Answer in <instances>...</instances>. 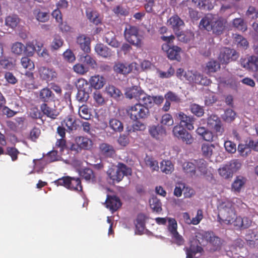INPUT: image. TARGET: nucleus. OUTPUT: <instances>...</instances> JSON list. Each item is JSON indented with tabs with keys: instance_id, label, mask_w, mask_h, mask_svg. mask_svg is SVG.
Segmentation results:
<instances>
[{
	"instance_id": "obj_56",
	"label": "nucleus",
	"mask_w": 258,
	"mask_h": 258,
	"mask_svg": "<svg viewBox=\"0 0 258 258\" xmlns=\"http://www.w3.org/2000/svg\"><path fill=\"white\" fill-rule=\"evenodd\" d=\"M12 51L17 55H21L24 52L25 45L19 42L14 43L12 46Z\"/></svg>"
},
{
	"instance_id": "obj_12",
	"label": "nucleus",
	"mask_w": 258,
	"mask_h": 258,
	"mask_svg": "<svg viewBox=\"0 0 258 258\" xmlns=\"http://www.w3.org/2000/svg\"><path fill=\"white\" fill-rule=\"evenodd\" d=\"M207 125L210 128L213 130L217 135L221 136L224 132L222 121L217 115L211 114L208 117Z\"/></svg>"
},
{
	"instance_id": "obj_29",
	"label": "nucleus",
	"mask_w": 258,
	"mask_h": 258,
	"mask_svg": "<svg viewBox=\"0 0 258 258\" xmlns=\"http://www.w3.org/2000/svg\"><path fill=\"white\" fill-rule=\"evenodd\" d=\"M167 23L171 26L174 31H179L180 27L184 25V22L177 15H174L170 17Z\"/></svg>"
},
{
	"instance_id": "obj_64",
	"label": "nucleus",
	"mask_w": 258,
	"mask_h": 258,
	"mask_svg": "<svg viewBox=\"0 0 258 258\" xmlns=\"http://www.w3.org/2000/svg\"><path fill=\"white\" fill-rule=\"evenodd\" d=\"M179 140H181L183 143L186 145H191L194 141V138L192 135L186 131L184 133V135H181L178 138Z\"/></svg>"
},
{
	"instance_id": "obj_32",
	"label": "nucleus",
	"mask_w": 258,
	"mask_h": 258,
	"mask_svg": "<svg viewBox=\"0 0 258 258\" xmlns=\"http://www.w3.org/2000/svg\"><path fill=\"white\" fill-rule=\"evenodd\" d=\"M69 184V190L78 192L83 191V185L80 178L70 176Z\"/></svg>"
},
{
	"instance_id": "obj_14",
	"label": "nucleus",
	"mask_w": 258,
	"mask_h": 258,
	"mask_svg": "<svg viewBox=\"0 0 258 258\" xmlns=\"http://www.w3.org/2000/svg\"><path fill=\"white\" fill-rule=\"evenodd\" d=\"M180 120V124L184 125L188 130L191 131L194 129V123L195 118L192 116H187L182 112H179L176 115Z\"/></svg>"
},
{
	"instance_id": "obj_50",
	"label": "nucleus",
	"mask_w": 258,
	"mask_h": 258,
	"mask_svg": "<svg viewBox=\"0 0 258 258\" xmlns=\"http://www.w3.org/2000/svg\"><path fill=\"white\" fill-rule=\"evenodd\" d=\"M79 114L82 118L86 120L90 119L91 116L88 106L84 104L80 106L79 109Z\"/></svg>"
},
{
	"instance_id": "obj_59",
	"label": "nucleus",
	"mask_w": 258,
	"mask_h": 258,
	"mask_svg": "<svg viewBox=\"0 0 258 258\" xmlns=\"http://www.w3.org/2000/svg\"><path fill=\"white\" fill-rule=\"evenodd\" d=\"M245 16L248 19L255 20L258 18V10L253 6H249L245 13Z\"/></svg>"
},
{
	"instance_id": "obj_62",
	"label": "nucleus",
	"mask_w": 258,
	"mask_h": 258,
	"mask_svg": "<svg viewBox=\"0 0 258 258\" xmlns=\"http://www.w3.org/2000/svg\"><path fill=\"white\" fill-rule=\"evenodd\" d=\"M197 3L199 7L202 10H211L214 7L210 0H199Z\"/></svg>"
},
{
	"instance_id": "obj_49",
	"label": "nucleus",
	"mask_w": 258,
	"mask_h": 258,
	"mask_svg": "<svg viewBox=\"0 0 258 258\" xmlns=\"http://www.w3.org/2000/svg\"><path fill=\"white\" fill-rule=\"evenodd\" d=\"M34 14L39 22H45L49 20V16L47 12H42L40 10H35L34 11Z\"/></svg>"
},
{
	"instance_id": "obj_53",
	"label": "nucleus",
	"mask_w": 258,
	"mask_h": 258,
	"mask_svg": "<svg viewBox=\"0 0 258 258\" xmlns=\"http://www.w3.org/2000/svg\"><path fill=\"white\" fill-rule=\"evenodd\" d=\"M78 90L88 91L90 89V85L88 81L83 78L79 79L76 83Z\"/></svg>"
},
{
	"instance_id": "obj_27",
	"label": "nucleus",
	"mask_w": 258,
	"mask_h": 258,
	"mask_svg": "<svg viewBox=\"0 0 258 258\" xmlns=\"http://www.w3.org/2000/svg\"><path fill=\"white\" fill-rule=\"evenodd\" d=\"M89 82L92 87L95 89H100L105 85V80L103 77L97 75L91 77Z\"/></svg>"
},
{
	"instance_id": "obj_3",
	"label": "nucleus",
	"mask_w": 258,
	"mask_h": 258,
	"mask_svg": "<svg viewBox=\"0 0 258 258\" xmlns=\"http://www.w3.org/2000/svg\"><path fill=\"white\" fill-rule=\"evenodd\" d=\"M196 237L201 245L209 243L211 246V249L213 251L219 250L221 248V239L216 236L213 232L201 231L196 233Z\"/></svg>"
},
{
	"instance_id": "obj_19",
	"label": "nucleus",
	"mask_w": 258,
	"mask_h": 258,
	"mask_svg": "<svg viewBox=\"0 0 258 258\" xmlns=\"http://www.w3.org/2000/svg\"><path fill=\"white\" fill-rule=\"evenodd\" d=\"M39 74L40 78L46 81H51L56 77V73L53 69L45 67L39 69Z\"/></svg>"
},
{
	"instance_id": "obj_43",
	"label": "nucleus",
	"mask_w": 258,
	"mask_h": 258,
	"mask_svg": "<svg viewBox=\"0 0 258 258\" xmlns=\"http://www.w3.org/2000/svg\"><path fill=\"white\" fill-rule=\"evenodd\" d=\"M234 41L237 47L243 49H246L248 47V42L242 35L236 34L234 37Z\"/></svg>"
},
{
	"instance_id": "obj_18",
	"label": "nucleus",
	"mask_w": 258,
	"mask_h": 258,
	"mask_svg": "<svg viewBox=\"0 0 258 258\" xmlns=\"http://www.w3.org/2000/svg\"><path fill=\"white\" fill-rule=\"evenodd\" d=\"M61 124L67 127V131L69 133L77 130L79 126L78 121L72 115H68L61 121Z\"/></svg>"
},
{
	"instance_id": "obj_7",
	"label": "nucleus",
	"mask_w": 258,
	"mask_h": 258,
	"mask_svg": "<svg viewBox=\"0 0 258 258\" xmlns=\"http://www.w3.org/2000/svg\"><path fill=\"white\" fill-rule=\"evenodd\" d=\"M167 230L171 236L173 240L172 243L178 246L183 245L184 239L177 231V223L176 220L174 218L169 217L167 218Z\"/></svg>"
},
{
	"instance_id": "obj_16",
	"label": "nucleus",
	"mask_w": 258,
	"mask_h": 258,
	"mask_svg": "<svg viewBox=\"0 0 258 258\" xmlns=\"http://www.w3.org/2000/svg\"><path fill=\"white\" fill-rule=\"evenodd\" d=\"M79 174L87 182L95 183L97 181L96 176L92 169L86 167L79 170Z\"/></svg>"
},
{
	"instance_id": "obj_11",
	"label": "nucleus",
	"mask_w": 258,
	"mask_h": 258,
	"mask_svg": "<svg viewBox=\"0 0 258 258\" xmlns=\"http://www.w3.org/2000/svg\"><path fill=\"white\" fill-rule=\"evenodd\" d=\"M75 142L76 144L72 145L71 150L77 152H79L82 150H90L93 146L92 141L88 138L78 137L76 138Z\"/></svg>"
},
{
	"instance_id": "obj_28",
	"label": "nucleus",
	"mask_w": 258,
	"mask_h": 258,
	"mask_svg": "<svg viewBox=\"0 0 258 258\" xmlns=\"http://www.w3.org/2000/svg\"><path fill=\"white\" fill-rule=\"evenodd\" d=\"M143 92L144 91L140 87L135 86L128 88L125 92V95L127 98H135L138 100L141 93Z\"/></svg>"
},
{
	"instance_id": "obj_44",
	"label": "nucleus",
	"mask_w": 258,
	"mask_h": 258,
	"mask_svg": "<svg viewBox=\"0 0 258 258\" xmlns=\"http://www.w3.org/2000/svg\"><path fill=\"white\" fill-rule=\"evenodd\" d=\"M19 23V18L17 15L7 16L5 19V24L12 28H15Z\"/></svg>"
},
{
	"instance_id": "obj_17",
	"label": "nucleus",
	"mask_w": 258,
	"mask_h": 258,
	"mask_svg": "<svg viewBox=\"0 0 258 258\" xmlns=\"http://www.w3.org/2000/svg\"><path fill=\"white\" fill-rule=\"evenodd\" d=\"M105 203L106 207L112 212L117 211L121 206L120 199L116 196L107 195Z\"/></svg>"
},
{
	"instance_id": "obj_58",
	"label": "nucleus",
	"mask_w": 258,
	"mask_h": 258,
	"mask_svg": "<svg viewBox=\"0 0 258 258\" xmlns=\"http://www.w3.org/2000/svg\"><path fill=\"white\" fill-rule=\"evenodd\" d=\"M76 99L80 103H84L88 101L89 94L88 91L78 90Z\"/></svg>"
},
{
	"instance_id": "obj_23",
	"label": "nucleus",
	"mask_w": 258,
	"mask_h": 258,
	"mask_svg": "<svg viewBox=\"0 0 258 258\" xmlns=\"http://www.w3.org/2000/svg\"><path fill=\"white\" fill-rule=\"evenodd\" d=\"M100 154L105 157L113 158L115 155L114 147L107 143H103L99 147Z\"/></svg>"
},
{
	"instance_id": "obj_33",
	"label": "nucleus",
	"mask_w": 258,
	"mask_h": 258,
	"mask_svg": "<svg viewBox=\"0 0 258 258\" xmlns=\"http://www.w3.org/2000/svg\"><path fill=\"white\" fill-rule=\"evenodd\" d=\"M86 16L90 22L95 25L101 23V19L99 18V14L91 9H87L86 10Z\"/></svg>"
},
{
	"instance_id": "obj_51",
	"label": "nucleus",
	"mask_w": 258,
	"mask_h": 258,
	"mask_svg": "<svg viewBox=\"0 0 258 258\" xmlns=\"http://www.w3.org/2000/svg\"><path fill=\"white\" fill-rule=\"evenodd\" d=\"M233 25L234 27L243 32L247 30V25L244 20L242 18H235L233 20Z\"/></svg>"
},
{
	"instance_id": "obj_5",
	"label": "nucleus",
	"mask_w": 258,
	"mask_h": 258,
	"mask_svg": "<svg viewBox=\"0 0 258 258\" xmlns=\"http://www.w3.org/2000/svg\"><path fill=\"white\" fill-rule=\"evenodd\" d=\"M126 40L131 44L137 47L143 45V36L139 34V29L137 26L126 25L124 31Z\"/></svg>"
},
{
	"instance_id": "obj_2",
	"label": "nucleus",
	"mask_w": 258,
	"mask_h": 258,
	"mask_svg": "<svg viewBox=\"0 0 258 258\" xmlns=\"http://www.w3.org/2000/svg\"><path fill=\"white\" fill-rule=\"evenodd\" d=\"M218 221L220 224L230 225L236 217L234 203L229 200L222 201L218 206Z\"/></svg>"
},
{
	"instance_id": "obj_25",
	"label": "nucleus",
	"mask_w": 258,
	"mask_h": 258,
	"mask_svg": "<svg viewBox=\"0 0 258 258\" xmlns=\"http://www.w3.org/2000/svg\"><path fill=\"white\" fill-rule=\"evenodd\" d=\"M95 51L98 55L104 58L110 57L113 53L111 49L102 43H97L95 45Z\"/></svg>"
},
{
	"instance_id": "obj_54",
	"label": "nucleus",
	"mask_w": 258,
	"mask_h": 258,
	"mask_svg": "<svg viewBox=\"0 0 258 258\" xmlns=\"http://www.w3.org/2000/svg\"><path fill=\"white\" fill-rule=\"evenodd\" d=\"M21 63L23 67L32 71L34 69L35 65L33 61L28 57H23L21 59Z\"/></svg>"
},
{
	"instance_id": "obj_39",
	"label": "nucleus",
	"mask_w": 258,
	"mask_h": 258,
	"mask_svg": "<svg viewBox=\"0 0 258 258\" xmlns=\"http://www.w3.org/2000/svg\"><path fill=\"white\" fill-rule=\"evenodd\" d=\"M105 89L107 93L115 99H118L122 95L120 90L113 85H109L106 87Z\"/></svg>"
},
{
	"instance_id": "obj_8",
	"label": "nucleus",
	"mask_w": 258,
	"mask_h": 258,
	"mask_svg": "<svg viewBox=\"0 0 258 258\" xmlns=\"http://www.w3.org/2000/svg\"><path fill=\"white\" fill-rule=\"evenodd\" d=\"M132 170L123 163L118 164L116 171L112 170L108 173V176L113 182H119L124 176L131 175Z\"/></svg>"
},
{
	"instance_id": "obj_40",
	"label": "nucleus",
	"mask_w": 258,
	"mask_h": 258,
	"mask_svg": "<svg viewBox=\"0 0 258 258\" xmlns=\"http://www.w3.org/2000/svg\"><path fill=\"white\" fill-rule=\"evenodd\" d=\"M104 40L112 47L117 48L120 46V43L116 39L113 32H107L104 36Z\"/></svg>"
},
{
	"instance_id": "obj_35",
	"label": "nucleus",
	"mask_w": 258,
	"mask_h": 258,
	"mask_svg": "<svg viewBox=\"0 0 258 258\" xmlns=\"http://www.w3.org/2000/svg\"><path fill=\"white\" fill-rule=\"evenodd\" d=\"M246 181V178L242 176H237L232 184V189L239 192Z\"/></svg>"
},
{
	"instance_id": "obj_31",
	"label": "nucleus",
	"mask_w": 258,
	"mask_h": 258,
	"mask_svg": "<svg viewBox=\"0 0 258 258\" xmlns=\"http://www.w3.org/2000/svg\"><path fill=\"white\" fill-rule=\"evenodd\" d=\"M184 172L189 176L193 177L196 174V164L195 160L192 161L185 162L182 165Z\"/></svg>"
},
{
	"instance_id": "obj_45",
	"label": "nucleus",
	"mask_w": 258,
	"mask_h": 258,
	"mask_svg": "<svg viewBox=\"0 0 258 258\" xmlns=\"http://www.w3.org/2000/svg\"><path fill=\"white\" fill-rule=\"evenodd\" d=\"M137 101L138 103H141L142 105H144L148 107L149 106H151L152 104L153 98L144 91L141 93Z\"/></svg>"
},
{
	"instance_id": "obj_57",
	"label": "nucleus",
	"mask_w": 258,
	"mask_h": 258,
	"mask_svg": "<svg viewBox=\"0 0 258 258\" xmlns=\"http://www.w3.org/2000/svg\"><path fill=\"white\" fill-rule=\"evenodd\" d=\"M145 163L146 165L150 167L152 171H158L159 170L158 162L153 158H147L145 159Z\"/></svg>"
},
{
	"instance_id": "obj_37",
	"label": "nucleus",
	"mask_w": 258,
	"mask_h": 258,
	"mask_svg": "<svg viewBox=\"0 0 258 258\" xmlns=\"http://www.w3.org/2000/svg\"><path fill=\"white\" fill-rule=\"evenodd\" d=\"M243 67L252 71H257L258 56L255 55L250 56L246 63Z\"/></svg>"
},
{
	"instance_id": "obj_6",
	"label": "nucleus",
	"mask_w": 258,
	"mask_h": 258,
	"mask_svg": "<svg viewBox=\"0 0 258 258\" xmlns=\"http://www.w3.org/2000/svg\"><path fill=\"white\" fill-rule=\"evenodd\" d=\"M240 167L241 163L237 160H233L220 167L218 173L222 178L228 179L232 178Z\"/></svg>"
},
{
	"instance_id": "obj_36",
	"label": "nucleus",
	"mask_w": 258,
	"mask_h": 258,
	"mask_svg": "<svg viewBox=\"0 0 258 258\" xmlns=\"http://www.w3.org/2000/svg\"><path fill=\"white\" fill-rule=\"evenodd\" d=\"M160 170L161 172L166 174H171L174 169V165L170 160H163L160 163Z\"/></svg>"
},
{
	"instance_id": "obj_61",
	"label": "nucleus",
	"mask_w": 258,
	"mask_h": 258,
	"mask_svg": "<svg viewBox=\"0 0 258 258\" xmlns=\"http://www.w3.org/2000/svg\"><path fill=\"white\" fill-rule=\"evenodd\" d=\"M166 100H169L170 102H174L175 103H179L181 102L180 97L175 93L169 91L167 92L164 96Z\"/></svg>"
},
{
	"instance_id": "obj_10",
	"label": "nucleus",
	"mask_w": 258,
	"mask_h": 258,
	"mask_svg": "<svg viewBox=\"0 0 258 258\" xmlns=\"http://www.w3.org/2000/svg\"><path fill=\"white\" fill-rule=\"evenodd\" d=\"M238 57V54L236 50L225 47L220 49L218 60L222 64H227L231 61L236 60Z\"/></svg>"
},
{
	"instance_id": "obj_15",
	"label": "nucleus",
	"mask_w": 258,
	"mask_h": 258,
	"mask_svg": "<svg viewBox=\"0 0 258 258\" xmlns=\"http://www.w3.org/2000/svg\"><path fill=\"white\" fill-rule=\"evenodd\" d=\"M233 224L236 229L242 230L248 228L251 224V221L247 217L237 216L232 220L231 224Z\"/></svg>"
},
{
	"instance_id": "obj_46",
	"label": "nucleus",
	"mask_w": 258,
	"mask_h": 258,
	"mask_svg": "<svg viewBox=\"0 0 258 258\" xmlns=\"http://www.w3.org/2000/svg\"><path fill=\"white\" fill-rule=\"evenodd\" d=\"M149 203L150 207L153 211L158 213L162 211V204L156 197L152 198L149 200Z\"/></svg>"
},
{
	"instance_id": "obj_13",
	"label": "nucleus",
	"mask_w": 258,
	"mask_h": 258,
	"mask_svg": "<svg viewBox=\"0 0 258 258\" xmlns=\"http://www.w3.org/2000/svg\"><path fill=\"white\" fill-rule=\"evenodd\" d=\"M185 79L190 82L195 83L203 85H208L210 83V80L207 77H204L203 75L198 72L193 73L188 71L184 73Z\"/></svg>"
},
{
	"instance_id": "obj_24",
	"label": "nucleus",
	"mask_w": 258,
	"mask_h": 258,
	"mask_svg": "<svg viewBox=\"0 0 258 258\" xmlns=\"http://www.w3.org/2000/svg\"><path fill=\"white\" fill-rule=\"evenodd\" d=\"M77 43L84 52H90V39L89 37L85 35H80L77 38Z\"/></svg>"
},
{
	"instance_id": "obj_63",
	"label": "nucleus",
	"mask_w": 258,
	"mask_h": 258,
	"mask_svg": "<svg viewBox=\"0 0 258 258\" xmlns=\"http://www.w3.org/2000/svg\"><path fill=\"white\" fill-rule=\"evenodd\" d=\"M196 164V169H198L199 171L203 174L207 172V165L205 160L202 159L195 160Z\"/></svg>"
},
{
	"instance_id": "obj_48",
	"label": "nucleus",
	"mask_w": 258,
	"mask_h": 258,
	"mask_svg": "<svg viewBox=\"0 0 258 258\" xmlns=\"http://www.w3.org/2000/svg\"><path fill=\"white\" fill-rule=\"evenodd\" d=\"M189 109L191 113L197 117H202L204 114L203 107L197 104H191L190 105Z\"/></svg>"
},
{
	"instance_id": "obj_30",
	"label": "nucleus",
	"mask_w": 258,
	"mask_h": 258,
	"mask_svg": "<svg viewBox=\"0 0 258 258\" xmlns=\"http://www.w3.org/2000/svg\"><path fill=\"white\" fill-rule=\"evenodd\" d=\"M244 238L250 246H254L258 241V231L256 229H249L246 231Z\"/></svg>"
},
{
	"instance_id": "obj_26",
	"label": "nucleus",
	"mask_w": 258,
	"mask_h": 258,
	"mask_svg": "<svg viewBox=\"0 0 258 258\" xmlns=\"http://www.w3.org/2000/svg\"><path fill=\"white\" fill-rule=\"evenodd\" d=\"M40 109L44 115L52 119L56 118L59 114L56 109L49 107L45 103L41 105Z\"/></svg>"
},
{
	"instance_id": "obj_34",
	"label": "nucleus",
	"mask_w": 258,
	"mask_h": 258,
	"mask_svg": "<svg viewBox=\"0 0 258 258\" xmlns=\"http://www.w3.org/2000/svg\"><path fill=\"white\" fill-rule=\"evenodd\" d=\"M54 98V95L50 89L45 87L42 89L39 92V98L44 102H48Z\"/></svg>"
},
{
	"instance_id": "obj_1",
	"label": "nucleus",
	"mask_w": 258,
	"mask_h": 258,
	"mask_svg": "<svg viewBox=\"0 0 258 258\" xmlns=\"http://www.w3.org/2000/svg\"><path fill=\"white\" fill-rule=\"evenodd\" d=\"M227 24V20L222 17L207 14L201 20L199 27L202 30L212 31L213 34L220 35L223 33Z\"/></svg>"
},
{
	"instance_id": "obj_21",
	"label": "nucleus",
	"mask_w": 258,
	"mask_h": 258,
	"mask_svg": "<svg viewBox=\"0 0 258 258\" xmlns=\"http://www.w3.org/2000/svg\"><path fill=\"white\" fill-rule=\"evenodd\" d=\"M151 136L158 140H162L166 135V130L162 125H153L149 130Z\"/></svg>"
},
{
	"instance_id": "obj_38",
	"label": "nucleus",
	"mask_w": 258,
	"mask_h": 258,
	"mask_svg": "<svg viewBox=\"0 0 258 258\" xmlns=\"http://www.w3.org/2000/svg\"><path fill=\"white\" fill-rule=\"evenodd\" d=\"M215 147V145L212 144H203L201 147V151L203 156L207 158H210L213 153V150Z\"/></svg>"
},
{
	"instance_id": "obj_4",
	"label": "nucleus",
	"mask_w": 258,
	"mask_h": 258,
	"mask_svg": "<svg viewBox=\"0 0 258 258\" xmlns=\"http://www.w3.org/2000/svg\"><path fill=\"white\" fill-rule=\"evenodd\" d=\"M126 111L130 118L134 121L144 120L150 115L149 108L141 103L128 106Z\"/></svg>"
},
{
	"instance_id": "obj_41",
	"label": "nucleus",
	"mask_w": 258,
	"mask_h": 258,
	"mask_svg": "<svg viewBox=\"0 0 258 258\" xmlns=\"http://www.w3.org/2000/svg\"><path fill=\"white\" fill-rule=\"evenodd\" d=\"M203 251V248L201 246L194 245L191 244L188 248H186L185 251L186 254V258H193L197 253H201Z\"/></svg>"
},
{
	"instance_id": "obj_22",
	"label": "nucleus",
	"mask_w": 258,
	"mask_h": 258,
	"mask_svg": "<svg viewBox=\"0 0 258 258\" xmlns=\"http://www.w3.org/2000/svg\"><path fill=\"white\" fill-rule=\"evenodd\" d=\"M42 46V43L38 42L36 40H34L27 43L26 46H25L24 52L28 56H32L35 51H40Z\"/></svg>"
},
{
	"instance_id": "obj_20",
	"label": "nucleus",
	"mask_w": 258,
	"mask_h": 258,
	"mask_svg": "<svg viewBox=\"0 0 258 258\" xmlns=\"http://www.w3.org/2000/svg\"><path fill=\"white\" fill-rule=\"evenodd\" d=\"M113 71L117 74L126 75L132 71V66L131 64L121 62H115L113 66Z\"/></svg>"
},
{
	"instance_id": "obj_42",
	"label": "nucleus",
	"mask_w": 258,
	"mask_h": 258,
	"mask_svg": "<svg viewBox=\"0 0 258 258\" xmlns=\"http://www.w3.org/2000/svg\"><path fill=\"white\" fill-rule=\"evenodd\" d=\"M109 126L115 132L120 133L123 130V123L115 118H111L109 120Z\"/></svg>"
},
{
	"instance_id": "obj_60",
	"label": "nucleus",
	"mask_w": 258,
	"mask_h": 258,
	"mask_svg": "<svg viewBox=\"0 0 258 258\" xmlns=\"http://www.w3.org/2000/svg\"><path fill=\"white\" fill-rule=\"evenodd\" d=\"M160 123L163 125L171 126L174 123V120L171 115L166 113L162 115Z\"/></svg>"
},
{
	"instance_id": "obj_9",
	"label": "nucleus",
	"mask_w": 258,
	"mask_h": 258,
	"mask_svg": "<svg viewBox=\"0 0 258 258\" xmlns=\"http://www.w3.org/2000/svg\"><path fill=\"white\" fill-rule=\"evenodd\" d=\"M162 49L166 53L167 57L170 60L180 61L181 53L182 52V50L180 47L172 44H163Z\"/></svg>"
},
{
	"instance_id": "obj_52",
	"label": "nucleus",
	"mask_w": 258,
	"mask_h": 258,
	"mask_svg": "<svg viewBox=\"0 0 258 258\" xmlns=\"http://www.w3.org/2000/svg\"><path fill=\"white\" fill-rule=\"evenodd\" d=\"M136 229L141 232H143L145 226V217L143 214H139L136 221Z\"/></svg>"
},
{
	"instance_id": "obj_47",
	"label": "nucleus",
	"mask_w": 258,
	"mask_h": 258,
	"mask_svg": "<svg viewBox=\"0 0 258 258\" xmlns=\"http://www.w3.org/2000/svg\"><path fill=\"white\" fill-rule=\"evenodd\" d=\"M63 44V40L59 35H55L51 42L50 49L51 50H56L60 48Z\"/></svg>"
},
{
	"instance_id": "obj_55",
	"label": "nucleus",
	"mask_w": 258,
	"mask_h": 258,
	"mask_svg": "<svg viewBox=\"0 0 258 258\" xmlns=\"http://www.w3.org/2000/svg\"><path fill=\"white\" fill-rule=\"evenodd\" d=\"M70 179V176H63L55 180L54 182L57 186H62L69 189Z\"/></svg>"
}]
</instances>
